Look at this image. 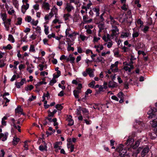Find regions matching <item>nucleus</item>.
Masks as SVG:
<instances>
[{"mask_svg": "<svg viewBox=\"0 0 157 157\" xmlns=\"http://www.w3.org/2000/svg\"><path fill=\"white\" fill-rule=\"evenodd\" d=\"M117 86V83L115 82H110L108 84V86L109 88H114Z\"/></svg>", "mask_w": 157, "mask_h": 157, "instance_id": "nucleus-17", "label": "nucleus"}, {"mask_svg": "<svg viewBox=\"0 0 157 157\" xmlns=\"http://www.w3.org/2000/svg\"><path fill=\"white\" fill-rule=\"evenodd\" d=\"M147 114L149 116L147 117L149 118H151L155 117L157 116V118L150 122V124L153 127L157 129V111L154 108H151L148 112Z\"/></svg>", "mask_w": 157, "mask_h": 157, "instance_id": "nucleus-1", "label": "nucleus"}, {"mask_svg": "<svg viewBox=\"0 0 157 157\" xmlns=\"http://www.w3.org/2000/svg\"><path fill=\"white\" fill-rule=\"evenodd\" d=\"M58 10V9L55 6H54L51 9V12L49 13L53 16H54V15H57Z\"/></svg>", "mask_w": 157, "mask_h": 157, "instance_id": "nucleus-9", "label": "nucleus"}, {"mask_svg": "<svg viewBox=\"0 0 157 157\" xmlns=\"http://www.w3.org/2000/svg\"><path fill=\"white\" fill-rule=\"evenodd\" d=\"M80 93L79 90H74L73 91L74 95L76 98H79L78 94Z\"/></svg>", "mask_w": 157, "mask_h": 157, "instance_id": "nucleus-23", "label": "nucleus"}, {"mask_svg": "<svg viewBox=\"0 0 157 157\" xmlns=\"http://www.w3.org/2000/svg\"><path fill=\"white\" fill-rule=\"evenodd\" d=\"M142 148L141 147H139L137 150H136V152H134L133 154V155H136L137 154H138V153H139L140 151H141Z\"/></svg>", "mask_w": 157, "mask_h": 157, "instance_id": "nucleus-57", "label": "nucleus"}, {"mask_svg": "<svg viewBox=\"0 0 157 157\" xmlns=\"http://www.w3.org/2000/svg\"><path fill=\"white\" fill-rule=\"evenodd\" d=\"M98 27L99 29V33L101 32L104 29L105 27L104 24L102 23L99 24L98 25Z\"/></svg>", "mask_w": 157, "mask_h": 157, "instance_id": "nucleus-27", "label": "nucleus"}, {"mask_svg": "<svg viewBox=\"0 0 157 157\" xmlns=\"http://www.w3.org/2000/svg\"><path fill=\"white\" fill-rule=\"evenodd\" d=\"M12 47H11V45L10 44H8L6 46H3V49L5 50H10L12 48Z\"/></svg>", "mask_w": 157, "mask_h": 157, "instance_id": "nucleus-48", "label": "nucleus"}, {"mask_svg": "<svg viewBox=\"0 0 157 157\" xmlns=\"http://www.w3.org/2000/svg\"><path fill=\"white\" fill-rule=\"evenodd\" d=\"M94 48L96 49V51L98 52H100L103 49L104 47L101 45H95Z\"/></svg>", "mask_w": 157, "mask_h": 157, "instance_id": "nucleus-14", "label": "nucleus"}, {"mask_svg": "<svg viewBox=\"0 0 157 157\" xmlns=\"http://www.w3.org/2000/svg\"><path fill=\"white\" fill-rule=\"evenodd\" d=\"M71 15L69 13H67L63 14V17L65 21H66L68 19L69 17Z\"/></svg>", "mask_w": 157, "mask_h": 157, "instance_id": "nucleus-39", "label": "nucleus"}, {"mask_svg": "<svg viewBox=\"0 0 157 157\" xmlns=\"http://www.w3.org/2000/svg\"><path fill=\"white\" fill-rule=\"evenodd\" d=\"M149 148L148 147L146 146L142 150L141 152V155L142 157H144L149 151Z\"/></svg>", "mask_w": 157, "mask_h": 157, "instance_id": "nucleus-8", "label": "nucleus"}, {"mask_svg": "<svg viewBox=\"0 0 157 157\" xmlns=\"http://www.w3.org/2000/svg\"><path fill=\"white\" fill-rule=\"evenodd\" d=\"M115 150L119 152L121 157H130L129 153L127 152L126 149L123 147V145L122 144L118 145Z\"/></svg>", "mask_w": 157, "mask_h": 157, "instance_id": "nucleus-2", "label": "nucleus"}, {"mask_svg": "<svg viewBox=\"0 0 157 157\" xmlns=\"http://www.w3.org/2000/svg\"><path fill=\"white\" fill-rule=\"evenodd\" d=\"M8 135V133L7 132H6L4 133H0V139L2 141H4L7 140V136Z\"/></svg>", "mask_w": 157, "mask_h": 157, "instance_id": "nucleus-7", "label": "nucleus"}, {"mask_svg": "<svg viewBox=\"0 0 157 157\" xmlns=\"http://www.w3.org/2000/svg\"><path fill=\"white\" fill-rule=\"evenodd\" d=\"M38 21H35L34 19H33L30 23L33 25L36 26L38 24Z\"/></svg>", "mask_w": 157, "mask_h": 157, "instance_id": "nucleus-53", "label": "nucleus"}, {"mask_svg": "<svg viewBox=\"0 0 157 157\" xmlns=\"http://www.w3.org/2000/svg\"><path fill=\"white\" fill-rule=\"evenodd\" d=\"M19 62L18 61H15L13 62L14 65L13 66V67L15 69H17V66L19 64Z\"/></svg>", "mask_w": 157, "mask_h": 157, "instance_id": "nucleus-63", "label": "nucleus"}, {"mask_svg": "<svg viewBox=\"0 0 157 157\" xmlns=\"http://www.w3.org/2000/svg\"><path fill=\"white\" fill-rule=\"evenodd\" d=\"M113 44V42L111 41L106 43L104 45H106L108 48H110L112 47Z\"/></svg>", "mask_w": 157, "mask_h": 157, "instance_id": "nucleus-36", "label": "nucleus"}, {"mask_svg": "<svg viewBox=\"0 0 157 157\" xmlns=\"http://www.w3.org/2000/svg\"><path fill=\"white\" fill-rule=\"evenodd\" d=\"M57 22H58L59 24L62 23L61 21H59L58 19L57 18H56L52 21V23L54 24H56Z\"/></svg>", "mask_w": 157, "mask_h": 157, "instance_id": "nucleus-64", "label": "nucleus"}, {"mask_svg": "<svg viewBox=\"0 0 157 157\" xmlns=\"http://www.w3.org/2000/svg\"><path fill=\"white\" fill-rule=\"evenodd\" d=\"M25 20L28 22H31L32 20V17L30 16H27L25 18Z\"/></svg>", "mask_w": 157, "mask_h": 157, "instance_id": "nucleus-52", "label": "nucleus"}, {"mask_svg": "<svg viewBox=\"0 0 157 157\" xmlns=\"http://www.w3.org/2000/svg\"><path fill=\"white\" fill-rule=\"evenodd\" d=\"M141 141L140 140H138L136 141L135 143V144L132 146V148H133V149H136L139 146L140 142Z\"/></svg>", "mask_w": 157, "mask_h": 157, "instance_id": "nucleus-21", "label": "nucleus"}, {"mask_svg": "<svg viewBox=\"0 0 157 157\" xmlns=\"http://www.w3.org/2000/svg\"><path fill=\"white\" fill-rule=\"evenodd\" d=\"M11 19H7V20H6L5 21H4V25H10L11 23Z\"/></svg>", "mask_w": 157, "mask_h": 157, "instance_id": "nucleus-42", "label": "nucleus"}, {"mask_svg": "<svg viewBox=\"0 0 157 157\" xmlns=\"http://www.w3.org/2000/svg\"><path fill=\"white\" fill-rule=\"evenodd\" d=\"M113 29L111 30L112 33L111 34V36L112 37V38H114V36H116L119 33V30L117 26H114L112 27Z\"/></svg>", "mask_w": 157, "mask_h": 157, "instance_id": "nucleus-4", "label": "nucleus"}, {"mask_svg": "<svg viewBox=\"0 0 157 157\" xmlns=\"http://www.w3.org/2000/svg\"><path fill=\"white\" fill-rule=\"evenodd\" d=\"M97 60V61L101 62V63H104L105 61V59L101 57H98Z\"/></svg>", "mask_w": 157, "mask_h": 157, "instance_id": "nucleus-44", "label": "nucleus"}, {"mask_svg": "<svg viewBox=\"0 0 157 157\" xmlns=\"http://www.w3.org/2000/svg\"><path fill=\"white\" fill-rule=\"evenodd\" d=\"M78 34V33H77L74 32L71 34L70 33V34H69V35H68V37H69L71 38H75L76 37V35Z\"/></svg>", "mask_w": 157, "mask_h": 157, "instance_id": "nucleus-29", "label": "nucleus"}, {"mask_svg": "<svg viewBox=\"0 0 157 157\" xmlns=\"http://www.w3.org/2000/svg\"><path fill=\"white\" fill-rule=\"evenodd\" d=\"M81 109L82 107L81 106H79L76 111L77 115H81Z\"/></svg>", "mask_w": 157, "mask_h": 157, "instance_id": "nucleus-49", "label": "nucleus"}, {"mask_svg": "<svg viewBox=\"0 0 157 157\" xmlns=\"http://www.w3.org/2000/svg\"><path fill=\"white\" fill-rule=\"evenodd\" d=\"M110 23L112 25V27H113L114 26H116V25H118L117 24V22L114 20L113 17H110Z\"/></svg>", "mask_w": 157, "mask_h": 157, "instance_id": "nucleus-15", "label": "nucleus"}, {"mask_svg": "<svg viewBox=\"0 0 157 157\" xmlns=\"http://www.w3.org/2000/svg\"><path fill=\"white\" fill-rule=\"evenodd\" d=\"M123 6H121V8L122 10H124L126 11L127 10V5L125 3L122 4Z\"/></svg>", "mask_w": 157, "mask_h": 157, "instance_id": "nucleus-56", "label": "nucleus"}, {"mask_svg": "<svg viewBox=\"0 0 157 157\" xmlns=\"http://www.w3.org/2000/svg\"><path fill=\"white\" fill-rule=\"evenodd\" d=\"M5 6L9 14L12 15L15 12L14 10L12 9L13 7L12 6H9L7 3L5 4Z\"/></svg>", "mask_w": 157, "mask_h": 157, "instance_id": "nucleus-5", "label": "nucleus"}, {"mask_svg": "<svg viewBox=\"0 0 157 157\" xmlns=\"http://www.w3.org/2000/svg\"><path fill=\"white\" fill-rule=\"evenodd\" d=\"M111 37V35H110L109 34H107L106 36L105 35L104 36L102 37V39L105 41L107 42L110 40Z\"/></svg>", "mask_w": 157, "mask_h": 157, "instance_id": "nucleus-18", "label": "nucleus"}, {"mask_svg": "<svg viewBox=\"0 0 157 157\" xmlns=\"http://www.w3.org/2000/svg\"><path fill=\"white\" fill-rule=\"evenodd\" d=\"M7 117L6 116L4 117L2 119V125L5 126L6 125V123L5 121V120L7 119Z\"/></svg>", "mask_w": 157, "mask_h": 157, "instance_id": "nucleus-22", "label": "nucleus"}, {"mask_svg": "<svg viewBox=\"0 0 157 157\" xmlns=\"http://www.w3.org/2000/svg\"><path fill=\"white\" fill-rule=\"evenodd\" d=\"M5 65L3 60H0V67L2 68L4 67Z\"/></svg>", "mask_w": 157, "mask_h": 157, "instance_id": "nucleus-60", "label": "nucleus"}, {"mask_svg": "<svg viewBox=\"0 0 157 157\" xmlns=\"http://www.w3.org/2000/svg\"><path fill=\"white\" fill-rule=\"evenodd\" d=\"M131 35V33L129 32H122L121 35V38H123L128 37Z\"/></svg>", "mask_w": 157, "mask_h": 157, "instance_id": "nucleus-13", "label": "nucleus"}, {"mask_svg": "<svg viewBox=\"0 0 157 157\" xmlns=\"http://www.w3.org/2000/svg\"><path fill=\"white\" fill-rule=\"evenodd\" d=\"M93 10L94 12L96 13V14L97 16H98L99 15V9L98 8H93Z\"/></svg>", "mask_w": 157, "mask_h": 157, "instance_id": "nucleus-37", "label": "nucleus"}, {"mask_svg": "<svg viewBox=\"0 0 157 157\" xmlns=\"http://www.w3.org/2000/svg\"><path fill=\"white\" fill-rule=\"evenodd\" d=\"M44 31L46 35H47L49 33L48 26L46 25H44Z\"/></svg>", "mask_w": 157, "mask_h": 157, "instance_id": "nucleus-41", "label": "nucleus"}, {"mask_svg": "<svg viewBox=\"0 0 157 157\" xmlns=\"http://www.w3.org/2000/svg\"><path fill=\"white\" fill-rule=\"evenodd\" d=\"M86 71L87 72L90 77H92L94 76V72L90 68H88L86 69Z\"/></svg>", "mask_w": 157, "mask_h": 157, "instance_id": "nucleus-16", "label": "nucleus"}, {"mask_svg": "<svg viewBox=\"0 0 157 157\" xmlns=\"http://www.w3.org/2000/svg\"><path fill=\"white\" fill-rule=\"evenodd\" d=\"M1 17L3 21L6 20L7 15L6 13H3L1 14Z\"/></svg>", "mask_w": 157, "mask_h": 157, "instance_id": "nucleus-54", "label": "nucleus"}, {"mask_svg": "<svg viewBox=\"0 0 157 157\" xmlns=\"http://www.w3.org/2000/svg\"><path fill=\"white\" fill-rule=\"evenodd\" d=\"M75 8L71 3H67L65 7V10L68 13H70L71 11L74 10Z\"/></svg>", "mask_w": 157, "mask_h": 157, "instance_id": "nucleus-3", "label": "nucleus"}, {"mask_svg": "<svg viewBox=\"0 0 157 157\" xmlns=\"http://www.w3.org/2000/svg\"><path fill=\"white\" fill-rule=\"evenodd\" d=\"M13 127L15 129H17L18 132H21V130L20 129L21 127L19 125H17L15 123H13Z\"/></svg>", "mask_w": 157, "mask_h": 157, "instance_id": "nucleus-40", "label": "nucleus"}, {"mask_svg": "<svg viewBox=\"0 0 157 157\" xmlns=\"http://www.w3.org/2000/svg\"><path fill=\"white\" fill-rule=\"evenodd\" d=\"M22 109L21 107L18 106L15 109L16 113L22 114Z\"/></svg>", "mask_w": 157, "mask_h": 157, "instance_id": "nucleus-20", "label": "nucleus"}, {"mask_svg": "<svg viewBox=\"0 0 157 157\" xmlns=\"http://www.w3.org/2000/svg\"><path fill=\"white\" fill-rule=\"evenodd\" d=\"M67 121L68 122L67 125L72 126L73 124L74 121L72 119V117L71 115H69L67 116Z\"/></svg>", "mask_w": 157, "mask_h": 157, "instance_id": "nucleus-6", "label": "nucleus"}, {"mask_svg": "<svg viewBox=\"0 0 157 157\" xmlns=\"http://www.w3.org/2000/svg\"><path fill=\"white\" fill-rule=\"evenodd\" d=\"M33 86L32 85H30L28 86L27 87L25 88V90L26 91H28V90H31L33 88Z\"/></svg>", "mask_w": 157, "mask_h": 157, "instance_id": "nucleus-62", "label": "nucleus"}, {"mask_svg": "<svg viewBox=\"0 0 157 157\" xmlns=\"http://www.w3.org/2000/svg\"><path fill=\"white\" fill-rule=\"evenodd\" d=\"M8 40L12 43H14V39L12 35L9 34V35Z\"/></svg>", "mask_w": 157, "mask_h": 157, "instance_id": "nucleus-33", "label": "nucleus"}, {"mask_svg": "<svg viewBox=\"0 0 157 157\" xmlns=\"http://www.w3.org/2000/svg\"><path fill=\"white\" fill-rule=\"evenodd\" d=\"M20 139L16 137H14L13 141V144L14 145L17 144L19 141Z\"/></svg>", "mask_w": 157, "mask_h": 157, "instance_id": "nucleus-24", "label": "nucleus"}, {"mask_svg": "<svg viewBox=\"0 0 157 157\" xmlns=\"http://www.w3.org/2000/svg\"><path fill=\"white\" fill-rule=\"evenodd\" d=\"M114 55L116 57H119L121 56V55L119 54V52L118 50H117L114 51Z\"/></svg>", "mask_w": 157, "mask_h": 157, "instance_id": "nucleus-51", "label": "nucleus"}, {"mask_svg": "<svg viewBox=\"0 0 157 157\" xmlns=\"http://www.w3.org/2000/svg\"><path fill=\"white\" fill-rule=\"evenodd\" d=\"M29 51L30 52L35 53L36 52L35 49V46L33 45H30Z\"/></svg>", "mask_w": 157, "mask_h": 157, "instance_id": "nucleus-32", "label": "nucleus"}, {"mask_svg": "<svg viewBox=\"0 0 157 157\" xmlns=\"http://www.w3.org/2000/svg\"><path fill=\"white\" fill-rule=\"evenodd\" d=\"M81 111H82L83 113L85 114L88 115L89 114L88 110L85 108H82Z\"/></svg>", "mask_w": 157, "mask_h": 157, "instance_id": "nucleus-45", "label": "nucleus"}, {"mask_svg": "<svg viewBox=\"0 0 157 157\" xmlns=\"http://www.w3.org/2000/svg\"><path fill=\"white\" fill-rule=\"evenodd\" d=\"M134 140L133 138H129L125 143L127 145H129L130 147H132V145L134 142Z\"/></svg>", "mask_w": 157, "mask_h": 157, "instance_id": "nucleus-10", "label": "nucleus"}, {"mask_svg": "<svg viewBox=\"0 0 157 157\" xmlns=\"http://www.w3.org/2000/svg\"><path fill=\"white\" fill-rule=\"evenodd\" d=\"M43 6L44 8L47 10L50 9V5L48 2L44 3L43 4Z\"/></svg>", "mask_w": 157, "mask_h": 157, "instance_id": "nucleus-28", "label": "nucleus"}, {"mask_svg": "<svg viewBox=\"0 0 157 157\" xmlns=\"http://www.w3.org/2000/svg\"><path fill=\"white\" fill-rule=\"evenodd\" d=\"M55 107L58 110H61L63 108V106L61 104H57L56 105Z\"/></svg>", "mask_w": 157, "mask_h": 157, "instance_id": "nucleus-55", "label": "nucleus"}, {"mask_svg": "<svg viewBox=\"0 0 157 157\" xmlns=\"http://www.w3.org/2000/svg\"><path fill=\"white\" fill-rule=\"evenodd\" d=\"M44 144L45 145L44 146L41 145L39 147V149L41 151H46L47 150V146L45 143H44Z\"/></svg>", "mask_w": 157, "mask_h": 157, "instance_id": "nucleus-19", "label": "nucleus"}, {"mask_svg": "<svg viewBox=\"0 0 157 157\" xmlns=\"http://www.w3.org/2000/svg\"><path fill=\"white\" fill-rule=\"evenodd\" d=\"M139 35V33L138 32L134 31L132 34L133 38L137 37Z\"/></svg>", "mask_w": 157, "mask_h": 157, "instance_id": "nucleus-47", "label": "nucleus"}, {"mask_svg": "<svg viewBox=\"0 0 157 157\" xmlns=\"http://www.w3.org/2000/svg\"><path fill=\"white\" fill-rule=\"evenodd\" d=\"M59 59L60 60L66 59L67 61V62H68L69 61V57H68L67 56H65L64 55H62L60 57Z\"/></svg>", "mask_w": 157, "mask_h": 157, "instance_id": "nucleus-26", "label": "nucleus"}, {"mask_svg": "<svg viewBox=\"0 0 157 157\" xmlns=\"http://www.w3.org/2000/svg\"><path fill=\"white\" fill-rule=\"evenodd\" d=\"M57 119L56 118H54L52 119V121L54 122L53 125L54 126H56L55 128L56 129H57L58 127V123L57 122Z\"/></svg>", "mask_w": 157, "mask_h": 157, "instance_id": "nucleus-25", "label": "nucleus"}, {"mask_svg": "<svg viewBox=\"0 0 157 157\" xmlns=\"http://www.w3.org/2000/svg\"><path fill=\"white\" fill-rule=\"evenodd\" d=\"M56 82V80L54 78H53L52 80H51L49 83V85L51 86H52L53 84Z\"/></svg>", "mask_w": 157, "mask_h": 157, "instance_id": "nucleus-50", "label": "nucleus"}, {"mask_svg": "<svg viewBox=\"0 0 157 157\" xmlns=\"http://www.w3.org/2000/svg\"><path fill=\"white\" fill-rule=\"evenodd\" d=\"M149 27L147 25H145L143 28L141 29V30L144 33H146L148 30Z\"/></svg>", "mask_w": 157, "mask_h": 157, "instance_id": "nucleus-35", "label": "nucleus"}, {"mask_svg": "<svg viewBox=\"0 0 157 157\" xmlns=\"http://www.w3.org/2000/svg\"><path fill=\"white\" fill-rule=\"evenodd\" d=\"M69 61L71 63H74L75 59V57L72 56V55L71 54H70L69 55Z\"/></svg>", "mask_w": 157, "mask_h": 157, "instance_id": "nucleus-34", "label": "nucleus"}, {"mask_svg": "<svg viewBox=\"0 0 157 157\" xmlns=\"http://www.w3.org/2000/svg\"><path fill=\"white\" fill-rule=\"evenodd\" d=\"M47 84V82L44 81H41L39 82H38L35 85V86L36 88L38 87L39 86H40L42 84Z\"/></svg>", "mask_w": 157, "mask_h": 157, "instance_id": "nucleus-31", "label": "nucleus"}, {"mask_svg": "<svg viewBox=\"0 0 157 157\" xmlns=\"http://www.w3.org/2000/svg\"><path fill=\"white\" fill-rule=\"evenodd\" d=\"M2 97L4 99V100H6V101L5 102V104L4 105V106H7L8 104H7V103H9L10 101V100L9 99H8L7 98H6V96L2 95Z\"/></svg>", "mask_w": 157, "mask_h": 157, "instance_id": "nucleus-38", "label": "nucleus"}, {"mask_svg": "<svg viewBox=\"0 0 157 157\" xmlns=\"http://www.w3.org/2000/svg\"><path fill=\"white\" fill-rule=\"evenodd\" d=\"M53 17V16L50 13L48 14H46L44 17V20L46 21V22L44 24H48V20L50 19Z\"/></svg>", "mask_w": 157, "mask_h": 157, "instance_id": "nucleus-11", "label": "nucleus"}, {"mask_svg": "<svg viewBox=\"0 0 157 157\" xmlns=\"http://www.w3.org/2000/svg\"><path fill=\"white\" fill-rule=\"evenodd\" d=\"M100 38L98 37H97L96 36H94L93 37V42L94 43L97 42L99 40H100Z\"/></svg>", "mask_w": 157, "mask_h": 157, "instance_id": "nucleus-61", "label": "nucleus"}, {"mask_svg": "<svg viewBox=\"0 0 157 157\" xmlns=\"http://www.w3.org/2000/svg\"><path fill=\"white\" fill-rule=\"evenodd\" d=\"M29 5L28 3H26V5H23L21 7V11L23 13H25L26 11L29 7Z\"/></svg>", "mask_w": 157, "mask_h": 157, "instance_id": "nucleus-12", "label": "nucleus"}, {"mask_svg": "<svg viewBox=\"0 0 157 157\" xmlns=\"http://www.w3.org/2000/svg\"><path fill=\"white\" fill-rule=\"evenodd\" d=\"M35 29L37 32L39 33V34H40L41 33V29L38 26H37L36 28Z\"/></svg>", "mask_w": 157, "mask_h": 157, "instance_id": "nucleus-59", "label": "nucleus"}, {"mask_svg": "<svg viewBox=\"0 0 157 157\" xmlns=\"http://www.w3.org/2000/svg\"><path fill=\"white\" fill-rule=\"evenodd\" d=\"M56 112L57 110L56 109L54 110L52 112L50 111V113L48 114V116L49 117H53L54 114L56 113Z\"/></svg>", "mask_w": 157, "mask_h": 157, "instance_id": "nucleus-46", "label": "nucleus"}, {"mask_svg": "<svg viewBox=\"0 0 157 157\" xmlns=\"http://www.w3.org/2000/svg\"><path fill=\"white\" fill-rule=\"evenodd\" d=\"M95 84V81L93 80L90 83L88 84V86L89 87L93 88Z\"/></svg>", "mask_w": 157, "mask_h": 157, "instance_id": "nucleus-58", "label": "nucleus"}, {"mask_svg": "<svg viewBox=\"0 0 157 157\" xmlns=\"http://www.w3.org/2000/svg\"><path fill=\"white\" fill-rule=\"evenodd\" d=\"M119 62L118 61L116 62L114 64H112L110 66V69L114 68V67H117Z\"/></svg>", "mask_w": 157, "mask_h": 157, "instance_id": "nucleus-43", "label": "nucleus"}, {"mask_svg": "<svg viewBox=\"0 0 157 157\" xmlns=\"http://www.w3.org/2000/svg\"><path fill=\"white\" fill-rule=\"evenodd\" d=\"M22 19L21 17H18L17 18V22L15 23L16 25H20L22 23Z\"/></svg>", "mask_w": 157, "mask_h": 157, "instance_id": "nucleus-30", "label": "nucleus"}]
</instances>
